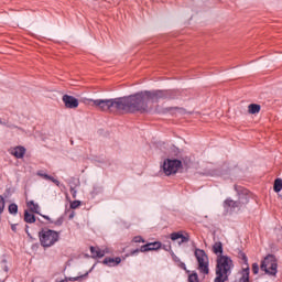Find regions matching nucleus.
I'll return each instance as SVG.
<instances>
[{"label":"nucleus","mask_w":282,"mask_h":282,"mask_svg":"<svg viewBox=\"0 0 282 282\" xmlns=\"http://www.w3.org/2000/svg\"><path fill=\"white\" fill-rule=\"evenodd\" d=\"M160 98H164V91H141L128 97H120L115 99H84L85 105H91L99 111H140L144 113L149 111L151 102H158Z\"/></svg>","instance_id":"nucleus-1"},{"label":"nucleus","mask_w":282,"mask_h":282,"mask_svg":"<svg viewBox=\"0 0 282 282\" xmlns=\"http://www.w3.org/2000/svg\"><path fill=\"white\" fill-rule=\"evenodd\" d=\"M232 259L228 256H219L216 258V278L214 282H226L232 271Z\"/></svg>","instance_id":"nucleus-2"},{"label":"nucleus","mask_w":282,"mask_h":282,"mask_svg":"<svg viewBox=\"0 0 282 282\" xmlns=\"http://www.w3.org/2000/svg\"><path fill=\"white\" fill-rule=\"evenodd\" d=\"M39 239L42 248H52V246L58 243L61 234L52 229H42L39 232Z\"/></svg>","instance_id":"nucleus-3"},{"label":"nucleus","mask_w":282,"mask_h":282,"mask_svg":"<svg viewBox=\"0 0 282 282\" xmlns=\"http://www.w3.org/2000/svg\"><path fill=\"white\" fill-rule=\"evenodd\" d=\"M260 270L268 274V276H276L279 272V260L276 259V256L268 254L264 257L261 261Z\"/></svg>","instance_id":"nucleus-4"},{"label":"nucleus","mask_w":282,"mask_h":282,"mask_svg":"<svg viewBox=\"0 0 282 282\" xmlns=\"http://www.w3.org/2000/svg\"><path fill=\"white\" fill-rule=\"evenodd\" d=\"M194 256L197 261V270L200 274H209L210 269V260L208 259V254H206V251L202 249H195Z\"/></svg>","instance_id":"nucleus-5"},{"label":"nucleus","mask_w":282,"mask_h":282,"mask_svg":"<svg viewBox=\"0 0 282 282\" xmlns=\"http://www.w3.org/2000/svg\"><path fill=\"white\" fill-rule=\"evenodd\" d=\"M249 202H250V198L248 197V195L241 194L237 202L232 199L225 200L224 206L227 210H242V208H246V205Z\"/></svg>","instance_id":"nucleus-6"},{"label":"nucleus","mask_w":282,"mask_h":282,"mask_svg":"<svg viewBox=\"0 0 282 282\" xmlns=\"http://www.w3.org/2000/svg\"><path fill=\"white\" fill-rule=\"evenodd\" d=\"M165 175H175L182 169V161L167 159L162 164Z\"/></svg>","instance_id":"nucleus-7"},{"label":"nucleus","mask_w":282,"mask_h":282,"mask_svg":"<svg viewBox=\"0 0 282 282\" xmlns=\"http://www.w3.org/2000/svg\"><path fill=\"white\" fill-rule=\"evenodd\" d=\"M8 153L17 160H23L25 158V153H28V150L25 149V147L15 145L9 148Z\"/></svg>","instance_id":"nucleus-8"},{"label":"nucleus","mask_w":282,"mask_h":282,"mask_svg":"<svg viewBox=\"0 0 282 282\" xmlns=\"http://www.w3.org/2000/svg\"><path fill=\"white\" fill-rule=\"evenodd\" d=\"M66 109H78V99L74 96L64 95L62 98Z\"/></svg>","instance_id":"nucleus-9"},{"label":"nucleus","mask_w":282,"mask_h":282,"mask_svg":"<svg viewBox=\"0 0 282 282\" xmlns=\"http://www.w3.org/2000/svg\"><path fill=\"white\" fill-rule=\"evenodd\" d=\"M90 252L94 259H102L106 254H109V248L105 247L100 249V247H90Z\"/></svg>","instance_id":"nucleus-10"},{"label":"nucleus","mask_w":282,"mask_h":282,"mask_svg":"<svg viewBox=\"0 0 282 282\" xmlns=\"http://www.w3.org/2000/svg\"><path fill=\"white\" fill-rule=\"evenodd\" d=\"M160 248H162V242H160V241L150 242V243L141 246L140 252H151L154 250H160Z\"/></svg>","instance_id":"nucleus-11"},{"label":"nucleus","mask_w":282,"mask_h":282,"mask_svg":"<svg viewBox=\"0 0 282 282\" xmlns=\"http://www.w3.org/2000/svg\"><path fill=\"white\" fill-rule=\"evenodd\" d=\"M172 241H176L178 246H182V243H187L188 237L182 235V232H173L171 234Z\"/></svg>","instance_id":"nucleus-12"},{"label":"nucleus","mask_w":282,"mask_h":282,"mask_svg":"<svg viewBox=\"0 0 282 282\" xmlns=\"http://www.w3.org/2000/svg\"><path fill=\"white\" fill-rule=\"evenodd\" d=\"M122 259L120 257L117 258H105L102 263L104 265H108L109 268H116V265H120Z\"/></svg>","instance_id":"nucleus-13"},{"label":"nucleus","mask_w":282,"mask_h":282,"mask_svg":"<svg viewBox=\"0 0 282 282\" xmlns=\"http://www.w3.org/2000/svg\"><path fill=\"white\" fill-rule=\"evenodd\" d=\"M36 175L39 177H42V180H47L48 182H53V184H55L56 186H61V182L56 178H54L53 176L46 174L43 171H37Z\"/></svg>","instance_id":"nucleus-14"},{"label":"nucleus","mask_w":282,"mask_h":282,"mask_svg":"<svg viewBox=\"0 0 282 282\" xmlns=\"http://www.w3.org/2000/svg\"><path fill=\"white\" fill-rule=\"evenodd\" d=\"M214 254H216V257H226V254H224V245L221 242H215L213 245V248H212Z\"/></svg>","instance_id":"nucleus-15"},{"label":"nucleus","mask_w":282,"mask_h":282,"mask_svg":"<svg viewBox=\"0 0 282 282\" xmlns=\"http://www.w3.org/2000/svg\"><path fill=\"white\" fill-rule=\"evenodd\" d=\"M26 206L31 213H35L36 215H41V206L39 203H34V200L26 202Z\"/></svg>","instance_id":"nucleus-16"},{"label":"nucleus","mask_w":282,"mask_h":282,"mask_svg":"<svg viewBox=\"0 0 282 282\" xmlns=\"http://www.w3.org/2000/svg\"><path fill=\"white\" fill-rule=\"evenodd\" d=\"M24 221H26V224H34V221H36V218L34 217V214L25 210L24 212Z\"/></svg>","instance_id":"nucleus-17"},{"label":"nucleus","mask_w":282,"mask_h":282,"mask_svg":"<svg viewBox=\"0 0 282 282\" xmlns=\"http://www.w3.org/2000/svg\"><path fill=\"white\" fill-rule=\"evenodd\" d=\"M41 217H43V219H46V221H48V224H54V226H63V218L53 220L52 218H50V216L41 215Z\"/></svg>","instance_id":"nucleus-18"},{"label":"nucleus","mask_w":282,"mask_h":282,"mask_svg":"<svg viewBox=\"0 0 282 282\" xmlns=\"http://www.w3.org/2000/svg\"><path fill=\"white\" fill-rule=\"evenodd\" d=\"M248 111L249 113H259V111H261V106L260 105H257V104H251L248 106Z\"/></svg>","instance_id":"nucleus-19"},{"label":"nucleus","mask_w":282,"mask_h":282,"mask_svg":"<svg viewBox=\"0 0 282 282\" xmlns=\"http://www.w3.org/2000/svg\"><path fill=\"white\" fill-rule=\"evenodd\" d=\"M239 282H250V269L247 268L242 271V276Z\"/></svg>","instance_id":"nucleus-20"},{"label":"nucleus","mask_w":282,"mask_h":282,"mask_svg":"<svg viewBox=\"0 0 282 282\" xmlns=\"http://www.w3.org/2000/svg\"><path fill=\"white\" fill-rule=\"evenodd\" d=\"M171 254H172L173 261H175V263H177L178 268H182V270H186V264L184 262H182V260H180L178 257L175 256L174 252H172Z\"/></svg>","instance_id":"nucleus-21"},{"label":"nucleus","mask_w":282,"mask_h":282,"mask_svg":"<svg viewBox=\"0 0 282 282\" xmlns=\"http://www.w3.org/2000/svg\"><path fill=\"white\" fill-rule=\"evenodd\" d=\"M273 191H275V193H281V191H282V180L281 178H276L274 181Z\"/></svg>","instance_id":"nucleus-22"},{"label":"nucleus","mask_w":282,"mask_h":282,"mask_svg":"<svg viewBox=\"0 0 282 282\" xmlns=\"http://www.w3.org/2000/svg\"><path fill=\"white\" fill-rule=\"evenodd\" d=\"M9 213L11 215H17V213H19V206H17V204L9 205Z\"/></svg>","instance_id":"nucleus-23"},{"label":"nucleus","mask_w":282,"mask_h":282,"mask_svg":"<svg viewBox=\"0 0 282 282\" xmlns=\"http://www.w3.org/2000/svg\"><path fill=\"white\" fill-rule=\"evenodd\" d=\"M132 242L133 243H145V240H144V238H142V236H134L132 238Z\"/></svg>","instance_id":"nucleus-24"},{"label":"nucleus","mask_w":282,"mask_h":282,"mask_svg":"<svg viewBox=\"0 0 282 282\" xmlns=\"http://www.w3.org/2000/svg\"><path fill=\"white\" fill-rule=\"evenodd\" d=\"M188 282H199V278L197 276L196 273H192L188 276Z\"/></svg>","instance_id":"nucleus-25"},{"label":"nucleus","mask_w":282,"mask_h":282,"mask_svg":"<svg viewBox=\"0 0 282 282\" xmlns=\"http://www.w3.org/2000/svg\"><path fill=\"white\" fill-rule=\"evenodd\" d=\"M3 208H6V200L3 199V196H0V215L3 213Z\"/></svg>","instance_id":"nucleus-26"},{"label":"nucleus","mask_w":282,"mask_h":282,"mask_svg":"<svg viewBox=\"0 0 282 282\" xmlns=\"http://www.w3.org/2000/svg\"><path fill=\"white\" fill-rule=\"evenodd\" d=\"M87 274L88 273L76 278H69L68 281H82L83 279H87Z\"/></svg>","instance_id":"nucleus-27"},{"label":"nucleus","mask_w":282,"mask_h":282,"mask_svg":"<svg viewBox=\"0 0 282 282\" xmlns=\"http://www.w3.org/2000/svg\"><path fill=\"white\" fill-rule=\"evenodd\" d=\"M80 206V200H74L70 203V208L76 209Z\"/></svg>","instance_id":"nucleus-28"},{"label":"nucleus","mask_w":282,"mask_h":282,"mask_svg":"<svg viewBox=\"0 0 282 282\" xmlns=\"http://www.w3.org/2000/svg\"><path fill=\"white\" fill-rule=\"evenodd\" d=\"M252 272H253V274H259V264L258 263L252 264Z\"/></svg>","instance_id":"nucleus-29"},{"label":"nucleus","mask_w":282,"mask_h":282,"mask_svg":"<svg viewBox=\"0 0 282 282\" xmlns=\"http://www.w3.org/2000/svg\"><path fill=\"white\" fill-rule=\"evenodd\" d=\"M140 249H135V250H132L131 252H130V257H135V254H140Z\"/></svg>","instance_id":"nucleus-30"},{"label":"nucleus","mask_w":282,"mask_h":282,"mask_svg":"<svg viewBox=\"0 0 282 282\" xmlns=\"http://www.w3.org/2000/svg\"><path fill=\"white\" fill-rule=\"evenodd\" d=\"M11 230H13V232H17V225H12Z\"/></svg>","instance_id":"nucleus-31"},{"label":"nucleus","mask_w":282,"mask_h":282,"mask_svg":"<svg viewBox=\"0 0 282 282\" xmlns=\"http://www.w3.org/2000/svg\"><path fill=\"white\" fill-rule=\"evenodd\" d=\"M242 258H243L245 263H248V258L246 256H243Z\"/></svg>","instance_id":"nucleus-32"},{"label":"nucleus","mask_w":282,"mask_h":282,"mask_svg":"<svg viewBox=\"0 0 282 282\" xmlns=\"http://www.w3.org/2000/svg\"><path fill=\"white\" fill-rule=\"evenodd\" d=\"M68 217H69V219H72L73 217H75L74 212H73Z\"/></svg>","instance_id":"nucleus-33"}]
</instances>
